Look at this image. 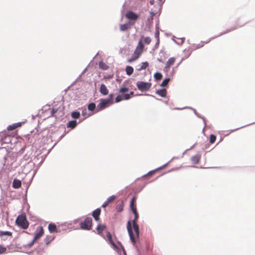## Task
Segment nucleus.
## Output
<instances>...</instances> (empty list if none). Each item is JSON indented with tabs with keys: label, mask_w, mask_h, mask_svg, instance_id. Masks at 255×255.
<instances>
[{
	"label": "nucleus",
	"mask_w": 255,
	"mask_h": 255,
	"mask_svg": "<svg viewBox=\"0 0 255 255\" xmlns=\"http://www.w3.org/2000/svg\"><path fill=\"white\" fill-rule=\"evenodd\" d=\"M127 230L128 231V233L129 234L130 239L132 242V243L134 245L135 244V239L132 231V229L131 228V222L130 221H128L127 223Z\"/></svg>",
	"instance_id": "obj_6"
},
{
	"label": "nucleus",
	"mask_w": 255,
	"mask_h": 255,
	"mask_svg": "<svg viewBox=\"0 0 255 255\" xmlns=\"http://www.w3.org/2000/svg\"><path fill=\"white\" fill-rule=\"evenodd\" d=\"M58 111V109H52L51 110V115H50V116L51 117H55L56 118V115H55L56 113H57Z\"/></svg>",
	"instance_id": "obj_32"
},
{
	"label": "nucleus",
	"mask_w": 255,
	"mask_h": 255,
	"mask_svg": "<svg viewBox=\"0 0 255 255\" xmlns=\"http://www.w3.org/2000/svg\"><path fill=\"white\" fill-rule=\"evenodd\" d=\"M169 68H170V67H167V65H166L165 67L164 68V69H163L164 71L167 72L169 70Z\"/></svg>",
	"instance_id": "obj_40"
},
{
	"label": "nucleus",
	"mask_w": 255,
	"mask_h": 255,
	"mask_svg": "<svg viewBox=\"0 0 255 255\" xmlns=\"http://www.w3.org/2000/svg\"><path fill=\"white\" fill-rule=\"evenodd\" d=\"M169 81H170V78H166V79H165L162 81L161 84H160V86H161V87H165V86H166L168 84V83Z\"/></svg>",
	"instance_id": "obj_27"
},
{
	"label": "nucleus",
	"mask_w": 255,
	"mask_h": 255,
	"mask_svg": "<svg viewBox=\"0 0 255 255\" xmlns=\"http://www.w3.org/2000/svg\"><path fill=\"white\" fill-rule=\"evenodd\" d=\"M123 99H123V96L118 95V96H117V97L115 99V102L116 103H118V102L121 101L122 100H123Z\"/></svg>",
	"instance_id": "obj_33"
},
{
	"label": "nucleus",
	"mask_w": 255,
	"mask_h": 255,
	"mask_svg": "<svg viewBox=\"0 0 255 255\" xmlns=\"http://www.w3.org/2000/svg\"><path fill=\"white\" fill-rule=\"evenodd\" d=\"M132 212L134 214V219L132 221V227L135 233V235L138 238L139 236V228L138 225L136 224V220L138 218V216L136 209H133V211Z\"/></svg>",
	"instance_id": "obj_5"
},
{
	"label": "nucleus",
	"mask_w": 255,
	"mask_h": 255,
	"mask_svg": "<svg viewBox=\"0 0 255 255\" xmlns=\"http://www.w3.org/2000/svg\"><path fill=\"white\" fill-rule=\"evenodd\" d=\"M106 236H107V238L108 239V241L113 246V247L115 249H117L118 247H117V245L115 244V243L114 242V241L112 240V237L111 234L110 232H107V234H106Z\"/></svg>",
	"instance_id": "obj_10"
},
{
	"label": "nucleus",
	"mask_w": 255,
	"mask_h": 255,
	"mask_svg": "<svg viewBox=\"0 0 255 255\" xmlns=\"http://www.w3.org/2000/svg\"><path fill=\"white\" fill-rule=\"evenodd\" d=\"M109 204V203L106 201L102 205V207H106Z\"/></svg>",
	"instance_id": "obj_43"
},
{
	"label": "nucleus",
	"mask_w": 255,
	"mask_h": 255,
	"mask_svg": "<svg viewBox=\"0 0 255 255\" xmlns=\"http://www.w3.org/2000/svg\"><path fill=\"white\" fill-rule=\"evenodd\" d=\"M162 77V74L160 73L156 72L154 75V77L156 80H160Z\"/></svg>",
	"instance_id": "obj_26"
},
{
	"label": "nucleus",
	"mask_w": 255,
	"mask_h": 255,
	"mask_svg": "<svg viewBox=\"0 0 255 255\" xmlns=\"http://www.w3.org/2000/svg\"><path fill=\"white\" fill-rule=\"evenodd\" d=\"M148 66V63L147 62H142L141 63V66L140 68H139V69L140 70L145 69Z\"/></svg>",
	"instance_id": "obj_30"
},
{
	"label": "nucleus",
	"mask_w": 255,
	"mask_h": 255,
	"mask_svg": "<svg viewBox=\"0 0 255 255\" xmlns=\"http://www.w3.org/2000/svg\"><path fill=\"white\" fill-rule=\"evenodd\" d=\"M142 38H143L144 42L146 44H149L151 42V39L149 37L147 36L144 37L143 36H142Z\"/></svg>",
	"instance_id": "obj_28"
},
{
	"label": "nucleus",
	"mask_w": 255,
	"mask_h": 255,
	"mask_svg": "<svg viewBox=\"0 0 255 255\" xmlns=\"http://www.w3.org/2000/svg\"><path fill=\"white\" fill-rule=\"evenodd\" d=\"M112 104V102L110 99H101L100 100V103L97 107V111H100Z\"/></svg>",
	"instance_id": "obj_2"
},
{
	"label": "nucleus",
	"mask_w": 255,
	"mask_h": 255,
	"mask_svg": "<svg viewBox=\"0 0 255 255\" xmlns=\"http://www.w3.org/2000/svg\"><path fill=\"white\" fill-rule=\"evenodd\" d=\"M21 181L16 179L13 180L12 183V187L14 188L18 189L21 187Z\"/></svg>",
	"instance_id": "obj_13"
},
{
	"label": "nucleus",
	"mask_w": 255,
	"mask_h": 255,
	"mask_svg": "<svg viewBox=\"0 0 255 255\" xmlns=\"http://www.w3.org/2000/svg\"><path fill=\"white\" fill-rule=\"evenodd\" d=\"M123 97L124 100H128L130 98V95L129 94H126L124 95Z\"/></svg>",
	"instance_id": "obj_37"
},
{
	"label": "nucleus",
	"mask_w": 255,
	"mask_h": 255,
	"mask_svg": "<svg viewBox=\"0 0 255 255\" xmlns=\"http://www.w3.org/2000/svg\"><path fill=\"white\" fill-rule=\"evenodd\" d=\"M116 197L115 195H112L109 197L106 200V201L109 204L112 202L115 199Z\"/></svg>",
	"instance_id": "obj_29"
},
{
	"label": "nucleus",
	"mask_w": 255,
	"mask_h": 255,
	"mask_svg": "<svg viewBox=\"0 0 255 255\" xmlns=\"http://www.w3.org/2000/svg\"><path fill=\"white\" fill-rule=\"evenodd\" d=\"M16 128H17V126H15V125L13 124L12 125L9 126L7 127V129L8 130H12L15 129Z\"/></svg>",
	"instance_id": "obj_35"
},
{
	"label": "nucleus",
	"mask_w": 255,
	"mask_h": 255,
	"mask_svg": "<svg viewBox=\"0 0 255 255\" xmlns=\"http://www.w3.org/2000/svg\"><path fill=\"white\" fill-rule=\"evenodd\" d=\"M126 17L129 20L134 21L136 20L138 18V15L131 11L127 12L126 14Z\"/></svg>",
	"instance_id": "obj_7"
},
{
	"label": "nucleus",
	"mask_w": 255,
	"mask_h": 255,
	"mask_svg": "<svg viewBox=\"0 0 255 255\" xmlns=\"http://www.w3.org/2000/svg\"><path fill=\"white\" fill-rule=\"evenodd\" d=\"M44 234L43 229L42 227H39V231H37L35 234L34 239L32 242V244L37 239L40 238Z\"/></svg>",
	"instance_id": "obj_8"
},
{
	"label": "nucleus",
	"mask_w": 255,
	"mask_h": 255,
	"mask_svg": "<svg viewBox=\"0 0 255 255\" xmlns=\"http://www.w3.org/2000/svg\"><path fill=\"white\" fill-rule=\"evenodd\" d=\"M48 230L50 233H54L57 232V227L53 223H50L48 225Z\"/></svg>",
	"instance_id": "obj_15"
},
{
	"label": "nucleus",
	"mask_w": 255,
	"mask_h": 255,
	"mask_svg": "<svg viewBox=\"0 0 255 255\" xmlns=\"http://www.w3.org/2000/svg\"><path fill=\"white\" fill-rule=\"evenodd\" d=\"M133 93H133V91H131V92H130V94H129L130 95V96L131 95H133Z\"/></svg>",
	"instance_id": "obj_49"
},
{
	"label": "nucleus",
	"mask_w": 255,
	"mask_h": 255,
	"mask_svg": "<svg viewBox=\"0 0 255 255\" xmlns=\"http://www.w3.org/2000/svg\"><path fill=\"white\" fill-rule=\"evenodd\" d=\"M12 236V233L9 231H0V236Z\"/></svg>",
	"instance_id": "obj_25"
},
{
	"label": "nucleus",
	"mask_w": 255,
	"mask_h": 255,
	"mask_svg": "<svg viewBox=\"0 0 255 255\" xmlns=\"http://www.w3.org/2000/svg\"><path fill=\"white\" fill-rule=\"evenodd\" d=\"M136 200V198L133 197L130 202V208L132 211H133V209H136V207L134 205V202Z\"/></svg>",
	"instance_id": "obj_21"
},
{
	"label": "nucleus",
	"mask_w": 255,
	"mask_h": 255,
	"mask_svg": "<svg viewBox=\"0 0 255 255\" xmlns=\"http://www.w3.org/2000/svg\"><path fill=\"white\" fill-rule=\"evenodd\" d=\"M126 72L128 75H130L133 72V69L130 66H127L126 68Z\"/></svg>",
	"instance_id": "obj_18"
},
{
	"label": "nucleus",
	"mask_w": 255,
	"mask_h": 255,
	"mask_svg": "<svg viewBox=\"0 0 255 255\" xmlns=\"http://www.w3.org/2000/svg\"><path fill=\"white\" fill-rule=\"evenodd\" d=\"M106 228V226L104 225L100 224L97 227V231L99 234H101Z\"/></svg>",
	"instance_id": "obj_17"
},
{
	"label": "nucleus",
	"mask_w": 255,
	"mask_h": 255,
	"mask_svg": "<svg viewBox=\"0 0 255 255\" xmlns=\"http://www.w3.org/2000/svg\"><path fill=\"white\" fill-rule=\"evenodd\" d=\"M138 47H140L141 49H142L143 48V45L141 39H140L138 42V45L137 48Z\"/></svg>",
	"instance_id": "obj_38"
},
{
	"label": "nucleus",
	"mask_w": 255,
	"mask_h": 255,
	"mask_svg": "<svg viewBox=\"0 0 255 255\" xmlns=\"http://www.w3.org/2000/svg\"><path fill=\"white\" fill-rule=\"evenodd\" d=\"M175 61V58L174 57L170 58L166 62L167 67H170L173 65Z\"/></svg>",
	"instance_id": "obj_20"
},
{
	"label": "nucleus",
	"mask_w": 255,
	"mask_h": 255,
	"mask_svg": "<svg viewBox=\"0 0 255 255\" xmlns=\"http://www.w3.org/2000/svg\"><path fill=\"white\" fill-rule=\"evenodd\" d=\"M200 156L199 155H195L191 157V161L194 164H197L200 160Z\"/></svg>",
	"instance_id": "obj_16"
},
{
	"label": "nucleus",
	"mask_w": 255,
	"mask_h": 255,
	"mask_svg": "<svg viewBox=\"0 0 255 255\" xmlns=\"http://www.w3.org/2000/svg\"><path fill=\"white\" fill-rule=\"evenodd\" d=\"M138 89L142 92L148 91L151 86V84L149 82L138 81L136 83Z\"/></svg>",
	"instance_id": "obj_4"
},
{
	"label": "nucleus",
	"mask_w": 255,
	"mask_h": 255,
	"mask_svg": "<svg viewBox=\"0 0 255 255\" xmlns=\"http://www.w3.org/2000/svg\"><path fill=\"white\" fill-rule=\"evenodd\" d=\"M76 125H77V122L76 121H75V120L71 121L68 122V125H67V127L70 128H75Z\"/></svg>",
	"instance_id": "obj_19"
},
{
	"label": "nucleus",
	"mask_w": 255,
	"mask_h": 255,
	"mask_svg": "<svg viewBox=\"0 0 255 255\" xmlns=\"http://www.w3.org/2000/svg\"><path fill=\"white\" fill-rule=\"evenodd\" d=\"M6 248L0 244V254H2L5 253L6 252Z\"/></svg>",
	"instance_id": "obj_31"
},
{
	"label": "nucleus",
	"mask_w": 255,
	"mask_h": 255,
	"mask_svg": "<svg viewBox=\"0 0 255 255\" xmlns=\"http://www.w3.org/2000/svg\"><path fill=\"white\" fill-rule=\"evenodd\" d=\"M100 92L103 95H107L108 94V90L105 84H102L101 85Z\"/></svg>",
	"instance_id": "obj_11"
},
{
	"label": "nucleus",
	"mask_w": 255,
	"mask_h": 255,
	"mask_svg": "<svg viewBox=\"0 0 255 255\" xmlns=\"http://www.w3.org/2000/svg\"><path fill=\"white\" fill-rule=\"evenodd\" d=\"M16 224L23 229H26L29 226V223L24 214L18 215L15 221Z\"/></svg>",
	"instance_id": "obj_1"
},
{
	"label": "nucleus",
	"mask_w": 255,
	"mask_h": 255,
	"mask_svg": "<svg viewBox=\"0 0 255 255\" xmlns=\"http://www.w3.org/2000/svg\"><path fill=\"white\" fill-rule=\"evenodd\" d=\"M156 93L161 97H165L166 96V90L165 89L157 90Z\"/></svg>",
	"instance_id": "obj_14"
},
{
	"label": "nucleus",
	"mask_w": 255,
	"mask_h": 255,
	"mask_svg": "<svg viewBox=\"0 0 255 255\" xmlns=\"http://www.w3.org/2000/svg\"><path fill=\"white\" fill-rule=\"evenodd\" d=\"M130 22L125 23L124 24H122L120 26V30L121 31H126L130 28V26L132 25Z\"/></svg>",
	"instance_id": "obj_12"
},
{
	"label": "nucleus",
	"mask_w": 255,
	"mask_h": 255,
	"mask_svg": "<svg viewBox=\"0 0 255 255\" xmlns=\"http://www.w3.org/2000/svg\"><path fill=\"white\" fill-rule=\"evenodd\" d=\"M113 96H114V94H110L109 98L107 99H110L111 100V101L112 102V104L113 103Z\"/></svg>",
	"instance_id": "obj_39"
},
{
	"label": "nucleus",
	"mask_w": 255,
	"mask_h": 255,
	"mask_svg": "<svg viewBox=\"0 0 255 255\" xmlns=\"http://www.w3.org/2000/svg\"><path fill=\"white\" fill-rule=\"evenodd\" d=\"M123 210V206L122 205H120L118 208V211L119 212H121Z\"/></svg>",
	"instance_id": "obj_42"
},
{
	"label": "nucleus",
	"mask_w": 255,
	"mask_h": 255,
	"mask_svg": "<svg viewBox=\"0 0 255 255\" xmlns=\"http://www.w3.org/2000/svg\"><path fill=\"white\" fill-rule=\"evenodd\" d=\"M216 138V137L215 135L211 134L210 137V142L211 143H213L215 142Z\"/></svg>",
	"instance_id": "obj_34"
},
{
	"label": "nucleus",
	"mask_w": 255,
	"mask_h": 255,
	"mask_svg": "<svg viewBox=\"0 0 255 255\" xmlns=\"http://www.w3.org/2000/svg\"><path fill=\"white\" fill-rule=\"evenodd\" d=\"M149 3L151 5H153L154 3V0H150Z\"/></svg>",
	"instance_id": "obj_47"
},
{
	"label": "nucleus",
	"mask_w": 255,
	"mask_h": 255,
	"mask_svg": "<svg viewBox=\"0 0 255 255\" xmlns=\"http://www.w3.org/2000/svg\"><path fill=\"white\" fill-rule=\"evenodd\" d=\"M99 67L103 70H107L109 68V66L103 61H101L99 62Z\"/></svg>",
	"instance_id": "obj_22"
},
{
	"label": "nucleus",
	"mask_w": 255,
	"mask_h": 255,
	"mask_svg": "<svg viewBox=\"0 0 255 255\" xmlns=\"http://www.w3.org/2000/svg\"><path fill=\"white\" fill-rule=\"evenodd\" d=\"M158 60L159 61H160V62H162V60H161V59H158Z\"/></svg>",
	"instance_id": "obj_50"
},
{
	"label": "nucleus",
	"mask_w": 255,
	"mask_h": 255,
	"mask_svg": "<svg viewBox=\"0 0 255 255\" xmlns=\"http://www.w3.org/2000/svg\"><path fill=\"white\" fill-rule=\"evenodd\" d=\"M124 255H126V252L125 250H124Z\"/></svg>",
	"instance_id": "obj_51"
},
{
	"label": "nucleus",
	"mask_w": 255,
	"mask_h": 255,
	"mask_svg": "<svg viewBox=\"0 0 255 255\" xmlns=\"http://www.w3.org/2000/svg\"><path fill=\"white\" fill-rule=\"evenodd\" d=\"M14 124L15 125V126H17V128H18V127H19L21 126V123H17Z\"/></svg>",
	"instance_id": "obj_44"
},
{
	"label": "nucleus",
	"mask_w": 255,
	"mask_h": 255,
	"mask_svg": "<svg viewBox=\"0 0 255 255\" xmlns=\"http://www.w3.org/2000/svg\"><path fill=\"white\" fill-rule=\"evenodd\" d=\"M52 240H49V239H47V238L45 239V242H46V243L47 244H48Z\"/></svg>",
	"instance_id": "obj_46"
},
{
	"label": "nucleus",
	"mask_w": 255,
	"mask_h": 255,
	"mask_svg": "<svg viewBox=\"0 0 255 255\" xmlns=\"http://www.w3.org/2000/svg\"><path fill=\"white\" fill-rule=\"evenodd\" d=\"M81 229L85 230H90L92 226V219L90 217L86 218L84 221L80 223Z\"/></svg>",
	"instance_id": "obj_3"
},
{
	"label": "nucleus",
	"mask_w": 255,
	"mask_h": 255,
	"mask_svg": "<svg viewBox=\"0 0 255 255\" xmlns=\"http://www.w3.org/2000/svg\"><path fill=\"white\" fill-rule=\"evenodd\" d=\"M128 91V88L127 87H123L120 89V92L124 93Z\"/></svg>",
	"instance_id": "obj_36"
},
{
	"label": "nucleus",
	"mask_w": 255,
	"mask_h": 255,
	"mask_svg": "<svg viewBox=\"0 0 255 255\" xmlns=\"http://www.w3.org/2000/svg\"><path fill=\"white\" fill-rule=\"evenodd\" d=\"M87 114V111H86V109H84V110H83L82 112V115L84 116H85Z\"/></svg>",
	"instance_id": "obj_41"
},
{
	"label": "nucleus",
	"mask_w": 255,
	"mask_h": 255,
	"mask_svg": "<svg viewBox=\"0 0 255 255\" xmlns=\"http://www.w3.org/2000/svg\"><path fill=\"white\" fill-rule=\"evenodd\" d=\"M88 109L90 111H93L96 109V104L94 103L89 104L88 106Z\"/></svg>",
	"instance_id": "obj_24"
},
{
	"label": "nucleus",
	"mask_w": 255,
	"mask_h": 255,
	"mask_svg": "<svg viewBox=\"0 0 255 255\" xmlns=\"http://www.w3.org/2000/svg\"><path fill=\"white\" fill-rule=\"evenodd\" d=\"M101 213V209L100 208H98L95 210L92 213V216L94 218L95 220L97 221H99V216Z\"/></svg>",
	"instance_id": "obj_9"
},
{
	"label": "nucleus",
	"mask_w": 255,
	"mask_h": 255,
	"mask_svg": "<svg viewBox=\"0 0 255 255\" xmlns=\"http://www.w3.org/2000/svg\"><path fill=\"white\" fill-rule=\"evenodd\" d=\"M158 32H157L156 33V36L158 38ZM159 43V39H158L157 42L156 43V44H158Z\"/></svg>",
	"instance_id": "obj_48"
},
{
	"label": "nucleus",
	"mask_w": 255,
	"mask_h": 255,
	"mask_svg": "<svg viewBox=\"0 0 255 255\" xmlns=\"http://www.w3.org/2000/svg\"><path fill=\"white\" fill-rule=\"evenodd\" d=\"M71 116L73 119H78L80 116V114L79 112L74 111L72 113Z\"/></svg>",
	"instance_id": "obj_23"
},
{
	"label": "nucleus",
	"mask_w": 255,
	"mask_h": 255,
	"mask_svg": "<svg viewBox=\"0 0 255 255\" xmlns=\"http://www.w3.org/2000/svg\"><path fill=\"white\" fill-rule=\"evenodd\" d=\"M150 13L151 18H152L153 16H154L155 15V13L153 11L150 12Z\"/></svg>",
	"instance_id": "obj_45"
}]
</instances>
